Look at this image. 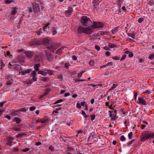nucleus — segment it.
I'll use <instances>...</instances> for the list:
<instances>
[{
    "mask_svg": "<svg viewBox=\"0 0 154 154\" xmlns=\"http://www.w3.org/2000/svg\"><path fill=\"white\" fill-rule=\"evenodd\" d=\"M141 141H144L146 140L154 138V133L146 131L142 133L140 136Z\"/></svg>",
    "mask_w": 154,
    "mask_h": 154,
    "instance_id": "1",
    "label": "nucleus"
},
{
    "mask_svg": "<svg viewBox=\"0 0 154 154\" xmlns=\"http://www.w3.org/2000/svg\"><path fill=\"white\" fill-rule=\"evenodd\" d=\"M81 23L84 26L90 25L92 24V22L87 17L84 16L82 17Z\"/></svg>",
    "mask_w": 154,
    "mask_h": 154,
    "instance_id": "2",
    "label": "nucleus"
},
{
    "mask_svg": "<svg viewBox=\"0 0 154 154\" xmlns=\"http://www.w3.org/2000/svg\"><path fill=\"white\" fill-rule=\"evenodd\" d=\"M40 10V8L38 5H33V7L30 8L29 10V12H32L34 11V13L38 12Z\"/></svg>",
    "mask_w": 154,
    "mask_h": 154,
    "instance_id": "3",
    "label": "nucleus"
},
{
    "mask_svg": "<svg viewBox=\"0 0 154 154\" xmlns=\"http://www.w3.org/2000/svg\"><path fill=\"white\" fill-rule=\"evenodd\" d=\"M90 26L93 28H102L103 27V26L101 25L100 23V22H94V23H92V24Z\"/></svg>",
    "mask_w": 154,
    "mask_h": 154,
    "instance_id": "4",
    "label": "nucleus"
},
{
    "mask_svg": "<svg viewBox=\"0 0 154 154\" xmlns=\"http://www.w3.org/2000/svg\"><path fill=\"white\" fill-rule=\"evenodd\" d=\"M84 33L87 34H91L93 31V29L91 27L85 28Z\"/></svg>",
    "mask_w": 154,
    "mask_h": 154,
    "instance_id": "5",
    "label": "nucleus"
},
{
    "mask_svg": "<svg viewBox=\"0 0 154 154\" xmlns=\"http://www.w3.org/2000/svg\"><path fill=\"white\" fill-rule=\"evenodd\" d=\"M42 56V54L41 53H39L38 55H35L34 60V61L35 63L39 62L40 61Z\"/></svg>",
    "mask_w": 154,
    "mask_h": 154,
    "instance_id": "6",
    "label": "nucleus"
},
{
    "mask_svg": "<svg viewBox=\"0 0 154 154\" xmlns=\"http://www.w3.org/2000/svg\"><path fill=\"white\" fill-rule=\"evenodd\" d=\"M24 53L26 56L29 58H31L34 55L33 52L31 51H25Z\"/></svg>",
    "mask_w": 154,
    "mask_h": 154,
    "instance_id": "7",
    "label": "nucleus"
},
{
    "mask_svg": "<svg viewBox=\"0 0 154 154\" xmlns=\"http://www.w3.org/2000/svg\"><path fill=\"white\" fill-rule=\"evenodd\" d=\"M46 55L48 61L51 62L53 60L54 56L51 53L48 52H46Z\"/></svg>",
    "mask_w": 154,
    "mask_h": 154,
    "instance_id": "8",
    "label": "nucleus"
},
{
    "mask_svg": "<svg viewBox=\"0 0 154 154\" xmlns=\"http://www.w3.org/2000/svg\"><path fill=\"white\" fill-rule=\"evenodd\" d=\"M42 42L39 40L36 39L33 40L31 42V45H39L42 44Z\"/></svg>",
    "mask_w": 154,
    "mask_h": 154,
    "instance_id": "9",
    "label": "nucleus"
},
{
    "mask_svg": "<svg viewBox=\"0 0 154 154\" xmlns=\"http://www.w3.org/2000/svg\"><path fill=\"white\" fill-rule=\"evenodd\" d=\"M138 100L139 102L142 104L144 105H146V101L143 98L139 97L138 98Z\"/></svg>",
    "mask_w": 154,
    "mask_h": 154,
    "instance_id": "10",
    "label": "nucleus"
},
{
    "mask_svg": "<svg viewBox=\"0 0 154 154\" xmlns=\"http://www.w3.org/2000/svg\"><path fill=\"white\" fill-rule=\"evenodd\" d=\"M17 8H12L11 10V15H15L17 13Z\"/></svg>",
    "mask_w": 154,
    "mask_h": 154,
    "instance_id": "11",
    "label": "nucleus"
},
{
    "mask_svg": "<svg viewBox=\"0 0 154 154\" xmlns=\"http://www.w3.org/2000/svg\"><path fill=\"white\" fill-rule=\"evenodd\" d=\"M72 8H69V9L66 11L65 14L67 15H70L72 14Z\"/></svg>",
    "mask_w": 154,
    "mask_h": 154,
    "instance_id": "12",
    "label": "nucleus"
},
{
    "mask_svg": "<svg viewBox=\"0 0 154 154\" xmlns=\"http://www.w3.org/2000/svg\"><path fill=\"white\" fill-rule=\"evenodd\" d=\"M84 30L85 28L82 26L79 27L78 29V32L80 33H84Z\"/></svg>",
    "mask_w": 154,
    "mask_h": 154,
    "instance_id": "13",
    "label": "nucleus"
},
{
    "mask_svg": "<svg viewBox=\"0 0 154 154\" xmlns=\"http://www.w3.org/2000/svg\"><path fill=\"white\" fill-rule=\"evenodd\" d=\"M40 63H37L35 64L34 66V68L36 71H38L39 70V68L40 66Z\"/></svg>",
    "mask_w": 154,
    "mask_h": 154,
    "instance_id": "14",
    "label": "nucleus"
},
{
    "mask_svg": "<svg viewBox=\"0 0 154 154\" xmlns=\"http://www.w3.org/2000/svg\"><path fill=\"white\" fill-rule=\"evenodd\" d=\"M49 24H48L46 25L43 27V32H44V33H46V34L47 33V31L46 30V29H47V28Z\"/></svg>",
    "mask_w": 154,
    "mask_h": 154,
    "instance_id": "15",
    "label": "nucleus"
},
{
    "mask_svg": "<svg viewBox=\"0 0 154 154\" xmlns=\"http://www.w3.org/2000/svg\"><path fill=\"white\" fill-rule=\"evenodd\" d=\"M64 48V47H62L58 49L56 53H57L58 54H60L62 53V51L63 49Z\"/></svg>",
    "mask_w": 154,
    "mask_h": 154,
    "instance_id": "16",
    "label": "nucleus"
},
{
    "mask_svg": "<svg viewBox=\"0 0 154 154\" xmlns=\"http://www.w3.org/2000/svg\"><path fill=\"white\" fill-rule=\"evenodd\" d=\"M14 121H15L17 124H19L21 121V119L18 117H16L14 119Z\"/></svg>",
    "mask_w": 154,
    "mask_h": 154,
    "instance_id": "17",
    "label": "nucleus"
},
{
    "mask_svg": "<svg viewBox=\"0 0 154 154\" xmlns=\"http://www.w3.org/2000/svg\"><path fill=\"white\" fill-rule=\"evenodd\" d=\"M17 59L19 61H23V57L22 56L19 55L17 57Z\"/></svg>",
    "mask_w": 154,
    "mask_h": 154,
    "instance_id": "18",
    "label": "nucleus"
},
{
    "mask_svg": "<svg viewBox=\"0 0 154 154\" xmlns=\"http://www.w3.org/2000/svg\"><path fill=\"white\" fill-rule=\"evenodd\" d=\"M119 28V26L115 27L113 29H112L111 31L112 33V34H115L116 33V31H117V29Z\"/></svg>",
    "mask_w": 154,
    "mask_h": 154,
    "instance_id": "19",
    "label": "nucleus"
},
{
    "mask_svg": "<svg viewBox=\"0 0 154 154\" xmlns=\"http://www.w3.org/2000/svg\"><path fill=\"white\" fill-rule=\"evenodd\" d=\"M19 111H18V109L16 110L15 111H14L12 112V113L13 116H16L19 115V113L18 112H19Z\"/></svg>",
    "mask_w": 154,
    "mask_h": 154,
    "instance_id": "20",
    "label": "nucleus"
},
{
    "mask_svg": "<svg viewBox=\"0 0 154 154\" xmlns=\"http://www.w3.org/2000/svg\"><path fill=\"white\" fill-rule=\"evenodd\" d=\"M42 44H49V41L47 39H44L41 41Z\"/></svg>",
    "mask_w": 154,
    "mask_h": 154,
    "instance_id": "21",
    "label": "nucleus"
},
{
    "mask_svg": "<svg viewBox=\"0 0 154 154\" xmlns=\"http://www.w3.org/2000/svg\"><path fill=\"white\" fill-rule=\"evenodd\" d=\"M38 74H41L43 75H46L47 74V73H46V72L45 71H40L38 72Z\"/></svg>",
    "mask_w": 154,
    "mask_h": 154,
    "instance_id": "22",
    "label": "nucleus"
},
{
    "mask_svg": "<svg viewBox=\"0 0 154 154\" xmlns=\"http://www.w3.org/2000/svg\"><path fill=\"white\" fill-rule=\"evenodd\" d=\"M46 73H47V74H48L50 75H52L53 74V71L52 70L47 69L46 70Z\"/></svg>",
    "mask_w": 154,
    "mask_h": 154,
    "instance_id": "23",
    "label": "nucleus"
},
{
    "mask_svg": "<svg viewBox=\"0 0 154 154\" xmlns=\"http://www.w3.org/2000/svg\"><path fill=\"white\" fill-rule=\"evenodd\" d=\"M20 73L22 74V75H25L26 74H27L26 71L24 69H21V71L20 72Z\"/></svg>",
    "mask_w": 154,
    "mask_h": 154,
    "instance_id": "24",
    "label": "nucleus"
},
{
    "mask_svg": "<svg viewBox=\"0 0 154 154\" xmlns=\"http://www.w3.org/2000/svg\"><path fill=\"white\" fill-rule=\"evenodd\" d=\"M42 79V80L43 81L47 82L49 80V79L47 77H43Z\"/></svg>",
    "mask_w": 154,
    "mask_h": 154,
    "instance_id": "25",
    "label": "nucleus"
},
{
    "mask_svg": "<svg viewBox=\"0 0 154 154\" xmlns=\"http://www.w3.org/2000/svg\"><path fill=\"white\" fill-rule=\"evenodd\" d=\"M108 45H109V46L112 48H114L115 47H116V46L115 44H113L111 43H109L108 44Z\"/></svg>",
    "mask_w": 154,
    "mask_h": 154,
    "instance_id": "26",
    "label": "nucleus"
},
{
    "mask_svg": "<svg viewBox=\"0 0 154 154\" xmlns=\"http://www.w3.org/2000/svg\"><path fill=\"white\" fill-rule=\"evenodd\" d=\"M128 35L129 37H131L133 39H134L135 38V35L134 33H130V34H128Z\"/></svg>",
    "mask_w": 154,
    "mask_h": 154,
    "instance_id": "27",
    "label": "nucleus"
},
{
    "mask_svg": "<svg viewBox=\"0 0 154 154\" xmlns=\"http://www.w3.org/2000/svg\"><path fill=\"white\" fill-rule=\"evenodd\" d=\"M133 133L132 132H130L128 134V137L129 139L131 140L132 138Z\"/></svg>",
    "mask_w": 154,
    "mask_h": 154,
    "instance_id": "28",
    "label": "nucleus"
},
{
    "mask_svg": "<svg viewBox=\"0 0 154 154\" xmlns=\"http://www.w3.org/2000/svg\"><path fill=\"white\" fill-rule=\"evenodd\" d=\"M149 58L150 60H152L154 58V54L153 53L149 55Z\"/></svg>",
    "mask_w": 154,
    "mask_h": 154,
    "instance_id": "29",
    "label": "nucleus"
},
{
    "mask_svg": "<svg viewBox=\"0 0 154 154\" xmlns=\"http://www.w3.org/2000/svg\"><path fill=\"white\" fill-rule=\"evenodd\" d=\"M39 31L40 32V33H41V35H42L43 36H45L46 35V33H44V32L42 31V30L41 28L39 29Z\"/></svg>",
    "mask_w": 154,
    "mask_h": 154,
    "instance_id": "30",
    "label": "nucleus"
},
{
    "mask_svg": "<svg viewBox=\"0 0 154 154\" xmlns=\"http://www.w3.org/2000/svg\"><path fill=\"white\" fill-rule=\"evenodd\" d=\"M27 110L25 108H20L18 109V111H19V112H26Z\"/></svg>",
    "mask_w": 154,
    "mask_h": 154,
    "instance_id": "31",
    "label": "nucleus"
},
{
    "mask_svg": "<svg viewBox=\"0 0 154 154\" xmlns=\"http://www.w3.org/2000/svg\"><path fill=\"white\" fill-rule=\"evenodd\" d=\"M118 86V85H116L115 84H114L113 85V86H112L109 89V91H111L112 90H113L116 87Z\"/></svg>",
    "mask_w": 154,
    "mask_h": 154,
    "instance_id": "32",
    "label": "nucleus"
},
{
    "mask_svg": "<svg viewBox=\"0 0 154 154\" xmlns=\"http://www.w3.org/2000/svg\"><path fill=\"white\" fill-rule=\"evenodd\" d=\"M48 120V118L46 117L45 119L41 120L40 122L42 123H44L46 122Z\"/></svg>",
    "mask_w": 154,
    "mask_h": 154,
    "instance_id": "33",
    "label": "nucleus"
},
{
    "mask_svg": "<svg viewBox=\"0 0 154 154\" xmlns=\"http://www.w3.org/2000/svg\"><path fill=\"white\" fill-rule=\"evenodd\" d=\"M12 80L11 79V80L8 81L7 82V85L8 86L10 85L12 83Z\"/></svg>",
    "mask_w": 154,
    "mask_h": 154,
    "instance_id": "34",
    "label": "nucleus"
},
{
    "mask_svg": "<svg viewBox=\"0 0 154 154\" xmlns=\"http://www.w3.org/2000/svg\"><path fill=\"white\" fill-rule=\"evenodd\" d=\"M65 67L67 69H69V66H70V64L68 63H66L64 64Z\"/></svg>",
    "mask_w": 154,
    "mask_h": 154,
    "instance_id": "35",
    "label": "nucleus"
},
{
    "mask_svg": "<svg viewBox=\"0 0 154 154\" xmlns=\"http://www.w3.org/2000/svg\"><path fill=\"white\" fill-rule=\"evenodd\" d=\"M126 138L123 135H122L120 137V140L122 141H124L125 140Z\"/></svg>",
    "mask_w": 154,
    "mask_h": 154,
    "instance_id": "36",
    "label": "nucleus"
},
{
    "mask_svg": "<svg viewBox=\"0 0 154 154\" xmlns=\"http://www.w3.org/2000/svg\"><path fill=\"white\" fill-rule=\"evenodd\" d=\"M94 61L93 60H90L89 62V64L91 66H93L94 64Z\"/></svg>",
    "mask_w": 154,
    "mask_h": 154,
    "instance_id": "37",
    "label": "nucleus"
},
{
    "mask_svg": "<svg viewBox=\"0 0 154 154\" xmlns=\"http://www.w3.org/2000/svg\"><path fill=\"white\" fill-rule=\"evenodd\" d=\"M144 20V18L142 17L139 18L138 20V21L139 23H141Z\"/></svg>",
    "mask_w": 154,
    "mask_h": 154,
    "instance_id": "38",
    "label": "nucleus"
},
{
    "mask_svg": "<svg viewBox=\"0 0 154 154\" xmlns=\"http://www.w3.org/2000/svg\"><path fill=\"white\" fill-rule=\"evenodd\" d=\"M52 32H53V34H52L53 35H55V34H57V29H53L52 31Z\"/></svg>",
    "mask_w": 154,
    "mask_h": 154,
    "instance_id": "39",
    "label": "nucleus"
},
{
    "mask_svg": "<svg viewBox=\"0 0 154 154\" xmlns=\"http://www.w3.org/2000/svg\"><path fill=\"white\" fill-rule=\"evenodd\" d=\"M12 2V0H6L5 3L6 4H9L11 3Z\"/></svg>",
    "mask_w": 154,
    "mask_h": 154,
    "instance_id": "40",
    "label": "nucleus"
},
{
    "mask_svg": "<svg viewBox=\"0 0 154 154\" xmlns=\"http://www.w3.org/2000/svg\"><path fill=\"white\" fill-rule=\"evenodd\" d=\"M84 72V71H82L81 72H80V73L79 74H78V77H81L82 74H83V73Z\"/></svg>",
    "mask_w": 154,
    "mask_h": 154,
    "instance_id": "41",
    "label": "nucleus"
},
{
    "mask_svg": "<svg viewBox=\"0 0 154 154\" xmlns=\"http://www.w3.org/2000/svg\"><path fill=\"white\" fill-rule=\"evenodd\" d=\"M95 49L97 51H99L100 50V47L97 45H96L95 46Z\"/></svg>",
    "mask_w": 154,
    "mask_h": 154,
    "instance_id": "42",
    "label": "nucleus"
},
{
    "mask_svg": "<svg viewBox=\"0 0 154 154\" xmlns=\"http://www.w3.org/2000/svg\"><path fill=\"white\" fill-rule=\"evenodd\" d=\"M31 74L32 76H36V73L34 71L32 72Z\"/></svg>",
    "mask_w": 154,
    "mask_h": 154,
    "instance_id": "43",
    "label": "nucleus"
},
{
    "mask_svg": "<svg viewBox=\"0 0 154 154\" xmlns=\"http://www.w3.org/2000/svg\"><path fill=\"white\" fill-rule=\"evenodd\" d=\"M126 57V55L125 54H123L122 56V57L120 60L122 61V60H124L125 59V58Z\"/></svg>",
    "mask_w": 154,
    "mask_h": 154,
    "instance_id": "44",
    "label": "nucleus"
},
{
    "mask_svg": "<svg viewBox=\"0 0 154 154\" xmlns=\"http://www.w3.org/2000/svg\"><path fill=\"white\" fill-rule=\"evenodd\" d=\"M35 109V107L34 106L31 107L29 108V110L31 111H33Z\"/></svg>",
    "mask_w": 154,
    "mask_h": 154,
    "instance_id": "45",
    "label": "nucleus"
},
{
    "mask_svg": "<svg viewBox=\"0 0 154 154\" xmlns=\"http://www.w3.org/2000/svg\"><path fill=\"white\" fill-rule=\"evenodd\" d=\"M49 149L50 150H51V151H53L54 150V148L52 146H50L49 147Z\"/></svg>",
    "mask_w": 154,
    "mask_h": 154,
    "instance_id": "46",
    "label": "nucleus"
},
{
    "mask_svg": "<svg viewBox=\"0 0 154 154\" xmlns=\"http://www.w3.org/2000/svg\"><path fill=\"white\" fill-rule=\"evenodd\" d=\"M134 139H133L131 140L128 143L127 145L128 146H129L134 141Z\"/></svg>",
    "mask_w": 154,
    "mask_h": 154,
    "instance_id": "47",
    "label": "nucleus"
},
{
    "mask_svg": "<svg viewBox=\"0 0 154 154\" xmlns=\"http://www.w3.org/2000/svg\"><path fill=\"white\" fill-rule=\"evenodd\" d=\"M33 78H32V80L34 82H35L37 81V78L36 76H32Z\"/></svg>",
    "mask_w": 154,
    "mask_h": 154,
    "instance_id": "48",
    "label": "nucleus"
},
{
    "mask_svg": "<svg viewBox=\"0 0 154 154\" xmlns=\"http://www.w3.org/2000/svg\"><path fill=\"white\" fill-rule=\"evenodd\" d=\"M98 33L96 35H95L94 34H93L92 36V38H93L96 39L97 38V36H98Z\"/></svg>",
    "mask_w": 154,
    "mask_h": 154,
    "instance_id": "49",
    "label": "nucleus"
},
{
    "mask_svg": "<svg viewBox=\"0 0 154 154\" xmlns=\"http://www.w3.org/2000/svg\"><path fill=\"white\" fill-rule=\"evenodd\" d=\"M86 102L85 101H83L81 102V105L82 106H84L86 104Z\"/></svg>",
    "mask_w": 154,
    "mask_h": 154,
    "instance_id": "50",
    "label": "nucleus"
},
{
    "mask_svg": "<svg viewBox=\"0 0 154 154\" xmlns=\"http://www.w3.org/2000/svg\"><path fill=\"white\" fill-rule=\"evenodd\" d=\"M76 107L79 108H81V106L80 103H77L76 104Z\"/></svg>",
    "mask_w": 154,
    "mask_h": 154,
    "instance_id": "51",
    "label": "nucleus"
},
{
    "mask_svg": "<svg viewBox=\"0 0 154 154\" xmlns=\"http://www.w3.org/2000/svg\"><path fill=\"white\" fill-rule=\"evenodd\" d=\"M14 129L16 131H20V128H19L15 127L14 128Z\"/></svg>",
    "mask_w": 154,
    "mask_h": 154,
    "instance_id": "52",
    "label": "nucleus"
},
{
    "mask_svg": "<svg viewBox=\"0 0 154 154\" xmlns=\"http://www.w3.org/2000/svg\"><path fill=\"white\" fill-rule=\"evenodd\" d=\"M133 55H134L133 53L131 52L129 53L128 54L129 57H132L133 56Z\"/></svg>",
    "mask_w": 154,
    "mask_h": 154,
    "instance_id": "53",
    "label": "nucleus"
},
{
    "mask_svg": "<svg viewBox=\"0 0 154 154\" xmlns=\"http://www.w3.org/2000/svg\"><path fill=\"white\" fill-rule=\"evenodd\" d=\"M103 48L104 50H106L109 51V50H110V48L107 47L106 46H105V47H103Z\"/></svg>",
    "mask_w": 154,
    "mask_h": 154,
    "instance_id": "54",
    "label": "nucleus"
},
{
    "mask_svg": "<svg viewBox=\"0 0 154 154\" xmlns=\"http://www.w3.org/2000/svg\"><path fill=\"white\" fill-rule=\"evenodd\" d=\"M63 100H57L56 102H55L54 104H57L58 103H59L61 102H63Z\"/></svg>",
    "mask_w": 154,
    "mask_h": 154,
    "instance_id": "55",
    "label": "nucleus"
},
{
    "mask_svg": "<svg viewBox=\"0 0 154 154\" xmlns=\"http://www.w3.org/2000/svg\"><path fill=\"white\" fill-rule=\"evenodd\" d=\"M77 57L75 55H74L72 57V59L73 60H77Z\"/></svg>",
    "mask_w": 154,
    "mask_h": 154,
    "instance_id": "56",
    "label": "nucleus"
},
{
    "mask_svg": "<svg viewBox=\"0 0 154 154\" xmlns=\"http://www.w3.org/2000/svg\"><path fill=\"white\" fill-rule=\"evenodd\" d=\"M107 57L109 56L110 54V53L109 51H106L105 53Z\"/></svg>",
    "mask_w": 154,
    "mask_h": 154,
    "instance_id": "57",
    "label": "nucleus"
},
{
    "mask_svg": "<svg viewBox=\"0 0 154 154\" xmlns=\"http://www.w3.org/2000/svg\"><path fill=\"white\" fill-rule=\"evenodd\" d=\"M98 34H99L100 35H103L105 34V33L103 31L101 32H100L98 33Z\"/></svg>",
    "mask_w": 154,
    "mask_h": 154,
    "instance_id": "58",
    "label": "nucleus"
},
{
    "mask_svg": "<svg viewBox=\"0 0 154 154\" xmlns=\"http://www.w3.org/2000/svg\"><path fill=\"white\" fill-rule=\"evenodd\" d=\"M12 142L11 141H10L9 142L7 143H6V144L8 145H9L10 146H12L11 143H12Z\"/></svg>",
    "mask_w": 154,
    "mask_h": 154,
    "instance_id": "59",
    "label": "nucleus"
},
{
    "mask_svg": "<svg viewBox=\"0 0 154 154\" xmlns=\"http://www.w3.org/2000/svg\"><path fill=\"white\" fill-rule=\"evenodd\" d=\"M112 63L111 62H110L108 63H107L106 64V65L107 66H112Z\"/></svg>",
    "mask_w": 154,
    "mask_h": 154,
    "instance_id": "60",
    "label": "nucleus"
},
{
    "mask_svg": "<svg viewBox=\"0 0 154 154\" xmlns=\"http://www.w3.org/2000/svg\"><path fill=\"white\" fill-rule=\"evenodd\" d=\"M29 149L28 148H26L25 149L23 150V151L26 152L29 150Z\"/></svg>",
    "mask_w": 154,
    "mask_h": 154,
    "instance_id": "61",
    "label": "nucleus"
},
{
    "mask_svg": "<svg viewBox=\"0 0 154 154\" xmlns=\"http://www.w3.org/2000/svg\"><path fill=\"white\" fill-rule=\"evenodd\" d=\"M42 144V143L40 142H37L35 143V145L37 146H38Z\"/></svg>",
    "mask_w": 154,
    "mask_h": 154,
    "instance_id": "62",
    "label": "nucleus"
},
{
    "mask_svg": "<svg viewBox=\"0 0 154 154\" xmlns=\"http://www.w3.org/2000/svg\"><path fill=\"white\" fill-rule=\"evenodd\" d=\"M57 78L59 79H63V76L62 75H58L57 76Z\"/></svg>",
    "mask_w": 154,
    "mask_h": 154,
    "instance_id": "63",
    "label": "nucleus"
},
{
    "mask_svg": "<svg viewBox=\"0 0 154 154\" xmlns=\"http://www.w3.org/2000/svg\"><path fill=\"white\" fill-rule=\"evenodd\" d=\"M122 9L123 11L125 12H126V9L125 7V6H123L122 7Z\"/></svg>",
    "mask_w": 154,
    "mask_h": 154,
    "instance_id": "64",
    "label": "nucleus"
}]
</instances>
